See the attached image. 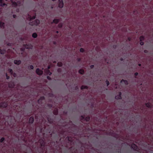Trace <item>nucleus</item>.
Returning <instances> with one entry per match:
<instances>
[{
    "instance_id": "obj_51",
    "label": "nucleus",
    "mask_w": 153,
    "mask_h": 153,
    "mask_svg": "<svg viewBox=\"0 0 153 153\" xmlns=\"http://www.w3.org/2000/svg\"><path fill=\"white\" fill-rule=\"evenodd\" d=\"M77 60L78 62H80L81 60V59L80 58H78Z\"/></svg>"
},
{
    "instance_id": "obj_1",
    "label": "nucleus",
    "mask_w": 153,
    "mask_h": 153,
    "mask_svg": "<svg viewBox=\"0 0 153 153\" xmlns=\"http://www.w3.org/2000/svg\"><path fill=\"white\" fill-rule=\"evenodd\" d=\"M24 94H22V95L19 94H15L14 96V98L12 100L11 103V109L9 111H11L12 110L16 111H19V108H20L21 105L19 103V101L23 100L24 99Z\"/></svg>"
},
{
    "instance_id": "obj_45",
    "label": "nucleus",
    "mask_w": 153,
    "mask_h": 153,
    "mask_svg": "<svg viewBox=\"0 0 153 153\" xmlns=\"http://www.w3.org/2000/svg\"><path fill=\"white\" fill-rule=\"evenodd\" d=\"M6 79H9L10 78V76H8L7 75V74H6Z\"/></svg>"
},
{
    "instance_id": "obj_44",
    "label": "nucleus",
    "mask_w": 153,
    "mask_h": 153,
    "mask_svg": "<svg viewBox=\"0 0 153 153\" xmlns=\"http://www.w3.org/2000/svg\"><path fill=\"white\" fill-rule=\"evenodd\" d=\"M57 71L59 73H61L62 71V69L61 68H59L57 70Z\"/></svg>"
},
{
    "instance_id": "obj_29",
    "label": "nucleus",
    "mask_w": 153,
    "mask_h": 153,
    "mask_svg": "<svg viewBox=\"0 0 153 153\" xmlns=\"http://www.w3.org/2000/svg\"><path fill=\"white\" fill-rule=\"evenodd\" d=\"M4 23L2 22L1 21H0V27L1 28L4 27Z\"/></svg>"
},
{
    "instance_id": "obj_39",
    "label": "nucleus",
    "mask_w": 153,
    "mask_h": 153,
    "mask_svg": "<svg viewBox=\"0 0 153 153\" xmlns=\"http://www.w3.org/2000/svg\"><path fill=\"white\" fill-rule=\"evenodd\" d=\"M84 51H85V50L83 48H80V52H82V53H83L84 52Z\"/></svg>"
},
{
    "instance_id": "obj_18",
    "label": "nucleus",
    "mask_w": 153,
    "mask_h": 153,
    "mask_svg": "<svg viewBox=\"0 0 153 153\" xmlns=\"http://www.w3.org/2000/svg\"><path fill=\"white\" fill-rule=\"evenodd\" d=\"M68 140L70 142V143H73V140H74V138L71 137H68Z\"/></svg>"
},
{
    "instance_id": "obj_11",
    "label": "nucleus",
    "mask_w": 153,
    "mask_h": 153,
    "mask_svg": "<svg viewBox=\"0 0 153 153\" xmlns=\"http://www.w3.org/2000/svg\"><path fill=\"white\" fill-rule=\"evenodd\" d=\"M40 23V21L39 19H36L33 22L32 25H38Z\"/></svg>"
},
{
    "instance_id": "obj_32",
    "label": "nucleus",
    "mask_w": 153,
    "mask_h": 153,
    "mask_svg": "<svg viewBox=\"0 0 153 153\" xmlns=\"http://www.w3.org/2000/svg\"><path fill=\"white\" fill-rule=\"evenodd\" d=\"M46 73L47 74L49 75L50 76H51L52 74V73L50 72L49 70H47Z\"/></svg>"
},
{
    "instance_id": "obj_52",
    "label": "nucleus",
    "mask_w": 153,
    "mask_h": 153,
    "mask_svg": "<svg viewBox=\"0 0 153 153\" xmlns=\"http://www.w3.org/2000/svg\"><path fill=\"white\" fill-rule=\"evenodd\" d=\"M94 67V65H92L90 66V67L91 69H93Z\"/></svg>"
},
{
    "instance_id": "obj_36",
    "label": "nucleus",
    "mask_w": 153,
    "mask_h": 153,
    "mask_svg": "<svg viewBox=\"0 0 153 153\" xmlns=\"http://www.w3.org/2000/svg\"><path fill=\"white\" fill-rule=\"evenodd\" d=\"M8 71L11 74H13V71L12 69L9 68L8 69Z\"/></svg>"
},
{
    "instance_id": "obj_47",
    "label": "nucleus",
    "mask_w": 153,
    "mask_h": 153,
    "mask_svg": "<svg viewBox=\"0 0 153 153\" xmlns=\"http://www.w3.org/2000/svg\"><path fill=\"white\" fill-rule=\"evenodd\" d=\"M138 74L137 72H136L134 73V75L135 76V78H136V76H137Z\"/></svg>"
},
{
    "instance_id": "obj_2",
    "label": "nucleus",
    "mask_w": 153,
    "mask_h": 153,
    "mask_svg": "<svg viewBox=\"0 0 153 153\" xmlns=\"http://www.w3.org/2000/svg\"><path fill=\"white\" fill-rule=\"evenodd\" d=\"M45 139L44 137L40 138L39 140V142L40 143L39 148H38L39 153H43L45 149Z\"/></svg>"
},
{
    "instance_id": "obj_37",
    "label": "nucleus",
    "mask_w": 153,
    "mask_h": 153,
    "mask_svg": "<svg viewBox=\"0 0 153 153\" xmlns=\"http://www.w3.org/2000/svg\"><path fill=\"white\" fill-rule=\"evenodd\" d=\"M6 52V51L5 50H1V51L0 52V53L1 54H4Z\"/></svg>"
},
{
    "instance_id": "obj_19",
    "label": "nucleus",
    "mask_w": 153,
    "mask_h": 153,
    "mask_svg": "<svg viewBox=\"0 0 153 153\" xmlns=\"http://www.w3.org/2000/svg\"><path fill=\"white\" fill-rule=\"evenodd\" d=\"M65 131L63 130H61L59 131V134L62 136H66V135L65 134Z\"/></svg>"
},
{
    "instance_id": "obj_25",
    "label": "nucleus",
    "mask_w": 153,
    "mask_h": 153,
    "mask_svg": "<svg viewBox=\"0 0 153 153\" xmlns=\"http://www.w3.org/2000/svg\"><path fill=\"white\" fill-rule=\"evenodd\" d=\"M79 73L81 74H83L84 73V71L83 69H80L79 71Z\"/></svg>"
},
{
    "instance_id": "obj_21",
    "label": "nucleus",
    "mask_w": 153,
    "mask_h": 153,
    "mask_svg": "<svg viewBox=\"0 0 153 153\" xmlns=\"http://www.w3.org/2000/svg\"><path fill=\"white\" fill-rule=\"evenodd\" d=\"M146 106L148 108H151L152 107V105L151 104L150 102H147L145 103Z\"/></svg>"
},
{
    "instance_id": "obj_61",
    "label": "nucleus",
    "mask_w": 153,
    "mask_h": 153,
    "mask_svg": "<svg viewBox=\"0 0 153 153\" xmlns=\"http://www.w3.org/2000/svg\"><path fill=\"white\" fill-rule=\"evenodd\" d=\"M7 45L9 46H10L11 45V44L10 43H8L7 44Z\"/></svg>"
},
{
    "instance_id": "obj_24",
    "label": "nucleus",
    "mask_w": 153,
    "mask_h": 153,
    "mask_svg": "<svg viewBox=\"0 0 153 153\" xmlns=\"http://www.w3.org/2000/svg\"><path fill=\"white\" fill-rule=\"evenodd\" d=\"M59 20L58 19H54L53 20V23L57 24L59 22Z\"/></svg>"
},
{
    "instance_id": "obj_27",
    "label": "nucleus",
    "mask_w": 153,
    "mask_h": 153,
    "mask_svg": "<svg viewBox=\"0 0 153 153\" xmlns=\"http://www.w3.org/2000/svg\"><path fill=\"white\" fill-rule=\"evenodd\" d=\"M24 47L27 49H29L31 48V46L27 45H24Z\"/></svg>"
},
{
    "instance_id": "obj_64",
    "label": "nucleus",
    "mask_w": 153,
    "mask_h": 153,
    "mask_svg": "<svg viewBox=\"0 0 153 153\" xmlns=\"http://www.w3.org/2000/svg\"><path fill=\"white\" fill-rule=\"evenodd\" d=\"M56 33H59V31H57L56 32Z\"/></svg>"
},
{
    "instance_id": "obj_7",
    "label": "nucleus",
    "mask_w": 153,
    "mask_h": 153,
    "mask_svg": "<svg viewBox=\"0 0 153 153\" xmlns=\"http://www.w3.org/2000/svg\"><path fill=\"white\" fill-rule=\"evenodd\" d=\"M131 148L134 150L135 151H138L139 150V148L135 144L133 143L131 145Z\"/></svg>"
},
{
    "instance_id": "obj_5",
    "label": "nucleus",
    "mask_w": 153,
    "mask_h": 153,
    "mask_svg": "<svg viewBox=\"0 0 153 153\" xmlns=\"http://www.w3.org/2000/svg\"><path fill=\"white\" fill-rule=\"evenodd\" d=\"M8 101L2 102L0 103V108H6L8 105Z\"/></svg>"
},
{
    "instance_id": "obj_20",
    "label": "nucleus",
    "mask_w": 153,
    "mask_h": 153,
    "mask_svg": "<svg viewBox=\"0 0 153 153\" xmlns=\"http://www.w3.org/2000/svg\"><path fill=\"white\" fill-rule=\"evenodd\" d=\"M12 2V5L13 6L15 7H16V6L18 5V2L17 3L15 2H13V0H11Z\"/></svg>"
},
{
    "instance_id": "obj_26",
    "label": "nucleus",
    "mask_w": 153,
    "mask_h": 153,
    "mask_svg": "<svg viewBox=\"0 0 153 153\" xmlns=\"http://www.w3.org/2000/svg\"><path fill=\"white\" fill-rule=\"evenodd\" d=\"M53 114L55 115H56L58 114V111L57 109H55L53 111Z\"/></svg>"
},
{
    "instance_id": "obj_41",
    "label": "nucleus",
    "mask_w": 153,
    "mask_h": 153,
    "mask_svg": "<svg viewBox=\"0 0 153 153\" xmlns=\"http://www.w3.org/2000/svg\"><path fill=\"white\" fill-rule=\"evenodd\" d=\"M75 134V136H78L79 135H80V133L78 131H77L76 133H74Z\"/></svg>"
},
{
    "instance_id": "obj_49",
    "label": "nucleus",
    "mask_w": 153,
    "mask_h": 153,
    "mask_svg": "<svg viewBox=\"0 0 153 153\" xmlns=\"http://www.w3.org/2000/svg\"><path fill=\"white\" fill-rule=\"evenodd\" d=\"M49 131H48V132L49 133H54V131H51V130H48Z\"/></svg>"
},
{
    "instance_id": "obj_9",
    "label": "nucleus",
    "mask_w": 153,
    "mask_h": 153,
    "mask_svg": "<svg viewBox=\"0 0 153 153\" xmlns=\"http://www.w3.org/2000/svg\"><path fill=\"white\" fill-rule=\"evenodd\" d=\"M35 135L33 133H31L29 134V136L28 137L29 139L30 140L32 141L34 139L35 137Z\"/></svg>"
},
{
    "instance_id": "obj_16",
    "label": "nucleus",
    "mask_w": 153,
    "mask_h": 153,
    "mask_svg": "<svg viewBox=\"0 0 153 153\" xmlns=\"http://www.w3.org/2000/svg\"><path fill=\"white\" fill-rule=\"evenodd\" d=\"M121 92H119V93L118 95L115 97V98L117 100L121 99L122 98L121 97Z\"/></svg>"
},
{
    "instance_id": "obj_23",
    "label": "nucleus",
    "mask_w": 153,
    "mask_h": 153,
    "mask_svg": "<svg viewBox=\"0 0 153 153\" xmlns=\"http://www.w3.org/2000/svg\"><path fill=\"white\" fill-rule=\"evenodd\" d=\"M123 82L126 85H127L128 84V82L127 80H124L123 79H122L121 81V83H122Z\"/></svg>"
},
{
    "instance_id": "obj_58",
    "label": "nucleus",
    "mask_w": 153,
    "mask_h": 153,
    "mask_svg": "<svg viewBox=\"0 0 153 153\" xmlns=\"http://www.w3.org/2000/svg\"><path fill=\"white\" fill-rule=\"evenodd\" d=\"M25 132H26V133H27V136H29V134H30V133H28V132H27L26 131V130H25Z\"/></svg>"
},
{
    "instance_id": "obj_4",
    "label": "nucleus",
    "mask_w": 153,
    "mask_h": 153,
    "mask_svg": "<svg viewBox=\"0 0 153 153\" xmlns=\"http://www.w3.org/2000/svg\"><path fill=\"white\" fill-rule=\"evenodd\" d=\"M8 120L11 119L10 121H9L8 120H6L5 119L4 120V121L2 122V124L5 123L6 122L8 123V124L9 125H11L12 124V123H13L14 121V120H15L14 118H13V117H8Z\"/></svg>"
},
{
    "instance_id": "obj_54",
    "label": "nucleus",
    "mask_w": 153,
    "mask_h": 153,
    "mask_svg": "<svg viewBox=\"0 0 153 153\" xmlns=\"http://www.w3.org/2000/svg\"><path fill=\"white\" fill-rule=\"evenodd\" d=\"M85 125V124H84V125H83V124L82 125L81 127H83L82 128H85V127H84Z\"/></svg>"
},
{
    "instance_id": "obj_22",
    "label": "nucleus",
    "mask_w": 153,
    "mask_h": 153,
    "mask_svg": "<svg viewBox=\"0 0 153 153\" xmlns=\"http://www.w3.org/2000/svg\"><path fill=\"white\" fill-rule=\"evenodd\" d=\"M28 18H29L30 20L31 21L32 20L34 19H35L36 15L35 14L33 16H31L30 15H28Z\"/></svg>"
},
{
    "instance_id": "obj_8",
    "label": "nucleus",
    "mask_w": 153,
    "mask_h": 153,
    "mask_svg": "<svg viewBox=\"0 0 153 153\" xmlns=\"http://www.w3.org/2000/svg\"><path fill=\"white\" fill-rule=\"evenodd\" d=\"M36 72V73L39 75H41L43 74V71L42 70H40L39 68H37Z\"/></svg>"
},
{
    "instance_id": "obj_46",
    "label": "nucleus",
    "mask_w": 153,
    "mask_h": 153,
    "mask_svg": "<svg viewBox=\"0 0 153 153\" xmlns=\"http://www.w3.org/2000/svg\"><path fill=\"white\" fill-rule=\"evenodd\" d=\"M48 106L49 108H51L52 107V105L51 104H48Z\"/></svg>"
},
{
    "instance_id": "obj_33",
    "label": "nucleus",
    "mask_w": 153,
    "mask_h": 153,
    "mask_svg": "<svg viewBox=\"0 0 153 153\" xmlns=\"http://www.w3.org/2000/svg\"><path fill=\"white\" fill-rule=\"evenodd\" d=\"M32 36L34 38H36L37 36V35L36 33H33Z\"/></svg>"
},
{
    "instance_id": "obj_56",
    "label": "nucleus",
    "mask_w": 153,
    "mask_h": 153,
    "mask_svg": "<svg viewBox=\"0 0 153 153\" xmlns=\"http://www.w3.org/2000/svg\"><path fill=\"white\" fill-rule=\"evenodd\" d=\"M81 131H83V132H84V128H82V129H79Z\"/></svg>"
},
{
    "instance_id": "obj_63",
    "label": "nucleus",
    "mask_w": 153,
    "mask_h": 153,
    "mask_svg": "<svg viewBox=\"0 0 153 153\" xmlns=\"http://www.w3.org/2000/svg\"><path fill=\"white\" fill-rule=\"evenodd\" d=\"M138 65L139 66H141V64H138Z\"/></svg>"
},
{
    "instance_id": "obj_34",
    "label": "nucleus",
    "mask_w": 153,
    "mask_h": 153,
    "mask_svg": "<svg viewBox=\"0 0 153 153\" xmlns=\"http://www.w3.org/2000/svg\"><path fill=\"white\" fill-rule=\"evenodd\" d=\"M62 65L63 64L61 62H59L57 63V65L59 67H62Z\"/></svg>"
},
{
    "instance_id": "obj_50",
    "label": "nucleus",
    "mask_w": 153,
    "mask_h": 153,
    "mask_svg": "<svg viewBox=\"0 0 153 153\" xmlns=\"http://www.w3.org/2000/svg\"><path fill=\"white\" fill-rule=\"evenodd\" d=\"M140 44L141 45H143L144 44V42H143L140 41Z\"/></svg>"
},
{
    "instance_id": "obj_15",
    "label": "nucleus",
    "mask_w": 153,
    "mask_h": 153,
    "mask_svg": "<svg viewBox=\"0 0 153 153\" xmlns=\"http://www.w3.org/2000/svg\"><path fill=\"white\" fill-rule=\"evenodd\" d=\"M3 0H0V5L1 7H4L7 6L6 4L4 3Z\"/></svg>"
},
{
    "instance_id": "obj_59",
    "label": "nucleus",
    "mask_w": 153,
    "mask_h": 153,
    "mask_svg": "<svg viewBox=\"0 0 153 153\" xmlns=\"http://www.w3.org/2000/svg\"><path fill=\"white\" fill-rule=\"evenodd\" d=\"M51 68V66H50L49 65L48 66V69L47 70H49V69H50Z\"/></svg>"
},
{
    "instance_id": "obj_13",
    "label": "nucleus",
    "mask_w": 153,
    "mask_h": 153,
    "mask_svg": "<svg viewBox=\"0 0 153 153\" xmlns=\"http://www.w3.org/2000/svg\"><path fill=\"white\" fill-rule=\"evenodd\" d=\"M34 117L33 116L30 117L29 120V123L30 124H32L34 121Z\"/></svg>"
},
{
    "instance_id": "obj_40",
    "label": "nucleus",
    "mask_w": 153,
    "mask_h": 153,
    "mask_svg": "<svg viewBox=\"0 0 153 153\" xmlns=\"http://www.w3.org/2000/svg\"><path fill=\"white\" fill-rule=\"evenodd\" d=\"M58 26V27H59L61 28L62 27L63 24L62 23H60L59 24Z\"/></svg>"
},
{
    "instance_id": "obj_31",
    "label": "nucleus",
    "mask_w": 153,
    "mask_h": 153,
    "mask_svg": "<svg viewBox=\"0 0 153 153\" xmlns=\"http://www.w3.org/2000/svg\"><path fill=\"white\" fill-rule=\"evenodd\" d=\"M22 124V125L21 126V127L22 128H24V126L25 125V123H22V122H20L18 124H19V125H20V124Z\"/></svg>"
},
{
    "instance_id": "obj_53",
    "label": "nucleus",
    "mask_w": 153,
    "mask_h": 153,
    "mask_svg": "<svg viewBox=\"0 0 153 153\" xmlns=\"http://www.w3.org/2000/svg\"><path fill=\"white\" fill-rule=\"evenodd\" d=\"M12 75H13L14 77H16V74L15 73H13V74Z\"/></svg>"
},
{
    "instance_id": "obj_42",
    "label": "nucleus",
    "mask_w": 153,
    "mask_h": 153,
    "mask_svg": "<svg viewBox=\"0 0 153 153\" xmlns=\"http://www.w3.org/2000/svg\"><path fill=\"white\" fill-rule=\"evenodd\" d=\"M29 68L30 69H33V67L32 65H30L29 66Z\"/></svg>"
},
{
    "instance_id": "obj_60",
    "label": "nucleus",
    "mask_w": 153,
    "mask_h": 153,
    "mask_svg": "<svg viewBox=\"0 0 153 153\" xmlns=\"http://www.w3.org/2000/svg\"><path fill=\"white\" fill-rule=\"evenodd\" d=\"M120 60L121 61H123V59L122 58H121L120 59Z\"/></svg>"
},
{
    "instance_id": "obj_14",
    "label": "nucleus",
    "mask_w": 153,
    "mask_h": 153,
    "mask_svg": "<svg viewBox=\"0 0 153 153\" xmlns=\"http://www.w3.org/2000/svg\"><path fill=\"white\" fill-rule=\"evenodd\" d=\"M47 119L49 123L50 124H52L53 123V120L52 118H50L49 117H47Z\"/></svg>"
},
{
    "instance_id": "obj_55",
    "label": "nucleus",
    "mask_w": 153,
    "mask_h": 153,
    "mask_svg": "<svg viewBox=\"0 0 153 153\" xmlns=\"http://www.w3.org/2000/svg\"><path fill=\"white\" fill-rule=\"evenodd\" d=\"M144 52L145 53H148V51L146 50H145L144 51Z\"/></svg>"
},
{
    "instance_id": "obj_17",
    "label": "nucleus",
    "mask_w": 153,
    "mask_h": 153,
    "mask_svg": "<svg viewBox=\"0 0 153 153\" xmlns=\"http://www.w3.org/2000/svg\"><path fill=\"white\" fill-rule=\"evenodd\" d=\"M14 63L15 64L19 65L21 63V61L20 60H15L14 61Z\"/></svg>"
},
{
    "instance_id": "obj_38",
    "label": "nucleus",
    "mask_w": 153,
    "mask_h": 153,
    "mask_svg": "<svg viewBox=\"0 0 153 153\" xmlns=\"http://www.w3.org/2000/svg\"><path fill=\"white\" fill-rule=\"evenodd\" d=\"M5 140V138L4 137H2L0 139V142L2 143Z\"/></svg>"
},
{
    "instance_id": "obj_30",
    "label": "nucleus",
    "mask_w": 153,
    "mask_h": 153,
    "mask_svg": "<svg viewBox=\"0 0 153 153\" xmlns=\"http://www.w3.org/2000/svg\"><path fill=\"white\" fill-rule=\"evenodd\" d=\"M88 88V87L87 86H85V85H82L81 87V90H83L84 89H87Z\"/></svg>"
},
{
    "instance_id": "obj_28",
    "label": "nucleus",
    "mask_w": 153,
    "mask_h": 153,
    "mask_svg": "<svg viewBox=\"0 0 153 153\" xmlns=\"http://www.w3.org/2000/svg\"><path fill=\"white\" fill-rule=\"evenodd\" d=\"M115 153H121V149L120 148V147H119L117 149L115 152Z\"/></svg>"
},
{
    "instance_id": "obj_62",
    "label": "nucleus",
    "mask_w": 153,
    "mask_h": 153,
    "mask_svg": "<svg viewBox=\"0 0 153 153\" xmlns=\"http://www.w3.org/2000/svg\"><path fill=\"white\" fill-rule=\"evenodd\" d=\"M128 39L129 41H130L131 40V38L130 37H128Z\"/></svg>"
},
{
    "instance_id": "obj_35",
    "label": "nucleus",
    "mask_w": 153,
    "mask_h": 153,
    "mask_svg": "<svg viewBox=\"0 0 153 153\" xmlns=\"http://www.w3.org/2000/svg\"><path fill=\"white\" fill-rule=\"evenodd\" d=\"M144 37L143 36H141L140 37V41H142L144 40Z\"/></svg>"
},
{
    "instance_id": "obj_48",
    "label": "nucleus",
    "mask_w": 153,
    "mask_h": 153,
    "mask_svg": "<svg viewBox=\"0 0 153 153\" xmlns=\"http://www.w3.org/2000/svg\"><path fill=\"white\" fill-rule=\"evenodd\" d=\"M47 79L49 80H51V77L49 76H47Z\"/></svg>"
},
{
    "instance_id": "obj_12",
    "label": "nucleus",
    "mask_w": 153,
    "mask_h": 153,
    "mask_svg": "<svg viewBox=\"0 0 153 153\" xmlns=\"http://www.w3.org/2000/svg\"><path fill=\"white\" fill-rule=\"evenodd\" d=\"M58 7L60 8H62L63 6V3L62 0H58Z\"/></svg>"
},
{
    "instance_id": "obj_57",
    "label": "nucleus",
    "mask_w": 153,
    "mask_h": 153,
    "mask_svg": "<svg viewBox=\"0 0 153 153\" xmlns=\"http://www.w3.org/2000/svg\"><path fill=\"white\" fill-rule=\"evenodd\" d=\"M13 16L14 18H15L16 17V15L15 14L13 15Z\"/></svg>"
},
{
    "instance_id": "obj_10",
    "label": "nucleus",
    "mask_w": 153,
    "mask_h": 153,
    "mask_svg": "<svg viewBox=\"0 0 153 153\" xmlns=\"http://www.w3.org/2000/svg\"><path fill=\"white\" fill-rule=\"evenodd\" d=\"M15 86V83L11 81L8 83V86L10 88H13Z\"/></svg>"
},
{
    "instance_id": "obj_6",
    "label": "nucleus",
    "mask_w": 153,
    "mask_h": 153,
    "mask_svg": "<svg viewBox=\"0 0 153 153\" xmlns=\"http://www.w3.org/2000/svg\"><path fill=\"white\" fill-rule=\"evenodd\" d=\"M90 117L88 116L85 117L84 116H82L81 117L80 120L82 122L84 120H85L86 122H88L90 120Z\"/></svg>"
},
{
    "instance_id": "obj_3",
    "label": "nucleus",
    "mask_w": 153,
    "mask_h": 153,
    "mask_svg": "<svg viewBox=\"0 0 153 153\" xmlns=\"http://www.w3.org/2000/svg\"><path fill=\"white\" fill-rule=\"evenodd\" d=\"M45 97L44 96L41 97L37 101L38 104L39 105H37L36 108L37 109L39 108L40 106H44V105L45 104Z\"/></svg>"
},
{
    "instance_id": "obj_43",
    "label": "nucleus",
    "mask_w": 153,
    "mask_h": 153,
    "mask_svg": "<svg viewBox=\"0 0 153 153\" xmlns=\"http://www.w3.org/2000/svg\"><path fill=\"white\" fill-rule=\"evenodd\" d=\"M106 82L107 84V86H108L110 84L108 80H107L106 81Z\"/></svg>"
}]
</instances>
